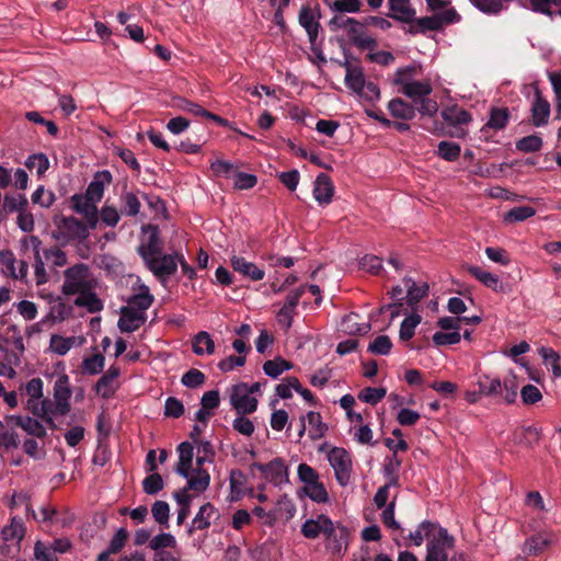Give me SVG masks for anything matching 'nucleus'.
Masks as SVG:
<instances>
[{"instance_id": "0e129e2a", "label": "nucleus", "mask_w": 561, "mask_h": 561, "mask_svg": "<svg viewBox=\"0 0 561 561\" xmlns=\"http://www.w3.org/2000/svg\"><path fill=\"white\" fill-rule=\"evenodd\" d=\"M22 428L32 436H35L37 438H44L47 435V432L45 427L42 425V423L34 417L25 416L24 423Z\"/></svg>"}, {"instance_id": "f8f14e48", "label": "nucleus", "mask_w": 561, "mask_h": 561, "mask_svg": "<svg viewBox=\"0 0 561 561\" xmlns=\"http://www.w3.org/2000/svg\"><path fill=\"white\" fill-rule=\"evenodd\" d=\"M72 390L69 383V377L64 374L58 377L54 385L55 411L59 415H67L71 409L70 398Z\"/></svg>"}, {"instance_id": "09e8293b", "label": "nucleus", "mask_w": 561, "mask_h": 561, "mask_svg": "<svg viewBox=\"0 0 561 561\" xmlns=\"http://www.w3.org/2000/svg\"><path fill=\"white\" fill-rule=\"evenodd\" d=\"M73 342H75L73 336L62 337L61 335L53 334L50 336V348L57 355L64 356L72 347Z\"/></svg>"}, {"instance_id": "39448f33", "label": "nucleus", "mask_w": 561, "mask_h": 561, "mask_svg": "<svg viewBox=\"0 0 561 561\" xmlns=\"http://www.w3.org/2000/svg\"><path fill=\"white\" fill-rule=\"evenodd\" d=\"M185 479L187 480L186 486L173 493V497L180 507L191 506L192 496L188 494L190 490L202 493L210 484V476L205 469H194L193 476Z\"/></svg>"}, {"instance_id": "b1692460", "label": "nucleus", "mask_w": 561, "mask_h": 561, "mask_svg": "<svg viewBox=\"0 0 561 561\" xmlns=\"http://www.w3.org/2000/svg\"><path fill=\"white\" fill-rule=\"evenodd\" d=\"M468 272L485 287L496 293L503 291V284L496 274L484 271L481 267L474 265L469 266Z\"/></svg>"}, {"instance_id": "e433bc0d", "label": "nucleus", "mask_w": 561, "mask_h": 561, "mask_svg": "<svg viewBox=\"0 0 561 561\" xmlns=\"http://www.w3.org/2000/svg\"><path fill=\"white\" fill-rule=\"evenodd\" d=\"M101 176L105 178V170L96 172L95 178L99 179ZM103 193H104V181L95 180V181H92L88 185L84 193H80V194L96 205L102 199Z\"/></svg>"}, {"instance_id": "c03bdc74", "label": "nucleus", "mask_w": 561, "mask_h": 561, "mask_svg": "<svg viewBox=\"0 0 561 561\" xmlns=\"http://www.w3.org/2000/svg\"><path fill=\"white\" fill-rule=\"evenodd\" d=\"M434 19L437 21L438 31H442L445 26L454 23H458L461 19L460 14L454 8L437 11L433 13Z\"/></svg>"}, {"instance_id": "a18cd8bd", "label": "nucleus", "mask_w": 561, "mask_h": 561, "mask_svg": "<svg viewBox=\"0 0 561 561\" xmlns=\"http://www.w3.org/2000/svg\"><path fill=\"white\" fill-rule=\"evenodd\" d=\"M153 519L162 527L169 526L170 506L165 501H156L151 507Z\"/></svg>"}, {"instance_id": "72a5a7b5", "label": "nucleus", "mask_w": 561, "mask_h": 561, "mask_svg": "<svg viewBox=\"0 0 561 561\" xmlns=\"http://www.w3.org/2000/svg\"><path fill=\"white\" fill-rule=\"evenodd\" d=\"M359 316L357 313H350L342 320V330L347 334H366L370 330L368 322H358Z\"/></svg>"}, {"instance_id": "e2e57ef3", "label": "nucleus", "mask_w": 561, "mask_h": 561, "mask_svg": "<svg viewBox=\"0 0 561 561\" xmlns=\"http://www.w3.org/2000/svg\"><path fill=\"white\" fill-rule=\"evenodd\" d=\"M323 39L324 37H309L310 49L312 53L310 60L319 67L327 62V58L322 51Z\"/></svg>"}, {"instance_id": "4468645a", "label": "nucleus", "mask_w": 561, "mask_h": 561, "mask_svg": "<svg viewBox=\"0 0 561 561\" xmlns=\"http://www.w3.org/2000/svg\"><path fill=\"white\" fill-rule=\"evenodd\" d=\"M219 513L211 503L203 504L195 517L192 520L191 526L187 529V534L191 536L195 530L207 529L211 525V520L218 519Z\"/></svg>"}, {"instance_id": "f704fd0d", "label": "nucleus", "mask_w": 561, "mask_h": 561, "mask_svg": "<svg viewBox=\"0 0 561 561\" xmlns=\"http://www.w3.org/2000/svg\"><path fill=\"white\" fill-rule=\"evenodd\" d=\"M478 388L480 393L485 397H495L503 393V386L500 378H491L490 376H482L478 380Z\"/></svg>"}, {"instance_id": "603ef678", "label": "nucleus", "mask_w": 561, "mask_h": 561, "mask_svg": "<svg viewBox=\"0 0 561 561\" xmlns=\"http://www.w3.org/2000/svg\"><path fill=\"white\" fill-rule=\"evenodd\" d=\"M27 407L38 419H42L47 414H58V412L55 411L54 402H51L49 399H44L41 404H38L36 401L28 400Z\"/></svg>"}, {"instance_id": "1a4fd4ad", "label": "nucleus", "mask_w": 561, "mask_h": 561, "mask_svg": "<svg viewBox=\"0 0 561 561\" xmlns=\"http://www.w3.org/2000/svg\"><path fill=\"white\" fill-rule=\"evenodd\" d=\"M324 536L327 538L325 548L328 551L337 557L345 554L350 542V531L347 527L342 524L334 525L332 522Z\"/></svg>"}, {"instance_id": "de8ad7c7", "label": "nucleus", "mask_w": 561, "mask_h": 561, "mask_svg": "<svg viewBox=\"0 0 561 561\" xmlns=\"http://www.w3.org/2000/svg\"><path fill=\"white\" fill-rule=\"evenodd\" d=\"M164 488L162 477L157 472H151L142 480V490L148 495H156Z\"/></svg>"}, {"instance_id": "6e6552de", "label": "nucleus", "mask_w": 561, "mask_h": 561, "mask_svg": "<svg viewBox=\"0 0 561 561\" xmlns=\"http://www.w3.org/2000/svg\"><path fill=\"white\" fill-rule=\"evenodd\" d=\"M440 115L448 126L455 127V131L450 133L451 137L465 138L467 136V130L462 126L470 124L472 121V115L469 111L455 104L445 107Z\"/></svg>"}, {"instance_id": "8fccbe9b", "label": "nucleus", "mask_w": 561, "mask_h": 561, "mask_svg": "<svg viewBox=\"0 0 561 561\" xmlns=\"http://www.w3.org/2000/svg\"><path fill=\"white\" fill-rule=\"evenodd\" d=\"M173 106L180 111L201 117H204L206 111L199 104L180 96L174 99Z\"/></svg>"}, {"instance_id": "7c9ffc66", "label": "nucleus", "mask_w": 561, "mask_h": 561, "mask_svg": "<svg viewBox=\"0 0 561 561\" xmlns=\"http://www.w3.org/2000/svg\"><path fill=\"white\" fill-rule=\"evenodd\" d=\"M24 535L25 528L23 522L21 518L16 516L12 517L10 525L4 526L0 531V536L3 541L16 539L18 545H20V542L24 538Z\"/></svg>"}, {"instance_id": "dca6fc26", "label": "nucleus", "mask_w": 561, "mask_h": 561, "mask_svg": "<svg viewBox=\"0 0 561 561\" xmlns=\"http://www.w3.org/2000/svg\"><path fill=\"white\" fill-rule=\"evenodd\" d=\"M230 263L234 272L252 282L262 280L265 276L264 270L260 268L256 264L247 261L242 256H231Z\"/></svg>"}, {"instance_id": "13d9d810", "label": "nucleus", "mask_w": 561, "mask_h": 561, "mask_svg": "<svg viewBox=\"0 0 561 561\" xmlns=\"http://www.w3.org/2000/svg\"><path fill=\"white\" fill-rule=\"evenodd\" d=\"M206 376L203 371L196 368L188 369L181 378L182 385L187 388H198L204 385Z\"/></svg>"}, {"instance_id": "473e14b6", "label": "nucleus", "mask_w": 561, "mask_h": 561, "mask_svg": "<svg viewBox=\"0 0 561 561\" xmlns=\"http://www.w3.org/2000/svg\"><path fill=\"white\" fill-rule=\"evenodd\" d=\"M75 305L85 307L89 312H98L103 308L102 300L91 290H81L80 295L75 299Z\"/></svg>"}, {"instance_id": "bf43d9fd", "label": "nucleus", "mask_w": 561, "mask_h": 561, "mask_svg": "<svg viewBox=\"0 0 561 561\" xmlns=\"http://www.w3.org/2000/svg\"><path fill=\"white\" fill-rule=\"evenodd\" d=\"M386 396L385 388L366 387L358 393V399L371 405L380 402Z\"/></svg>"}, {"instance_id": "c756f323", "label": "nucleus", "mask_w": 561, "mask_h": 561, "mask_svg": "<svg viewBox=\"0 0 561 561\" xmlns=\"http://www.w3.org/2000/svg\"><path fill=\"white\" fill-rule=\"evenodd\" d=\"M511 114L507 107H492L490 110V117L488 123L483 126L482 130L493 129L494 131L502 130L506 127Z\"/></svg>"}, {"instance_id": "5fc2aeb1", "label": "nucleus", "mask_w": 561, "mask_h": 561, "mask_svg": "<svg viewBox=\"0 0 561 561\" xmlns=\"http://www.w3.org/2000/svg\"><path fill=\"white\" fill-rule=\"evenodd\" d=\"M176 545L174 536L170 533H162L149 541V547L156 552L163 551L164 548H173Z\"/></svg>"}, {"instance_id": "37998d69", "label": "nucleus", "mask_w": 561, "mask_h": 561, "mask_svg": "<svg viewBox=\"0 0 561 561\" xmlns=\"http://www.w3.org/2000/svg\"><path fill=\"white\" fill-rule=\"evenodd\" d=\"M299 23L306 30L308 35H318L319 23L316 20L314 12L310 8H302L299 13Z\"/></svg>"}, {"instance_id": "a211bd4d", "label": "nucleus", "mask_w": 561, "mask_h": 561, "mask_svg": "<svg viewBox=\"0 0 561 561\" xmlns=\"http://www.w3.org/2000/svg\"><path fill=\"white\" fill-rule=\"evenodd\" d=\"M331 523L329 516L320 514L316 519L309 518L301 525V534L307 539H316L320 534L325 535L328 533Z\"/></svg>"}, {"instance_id": "79ce46f5", "label": "nucleus", "mask_w": 561, "mask_h": 561, "mask_svg": "<svg viewBox=\"0 0 561 561\" xmlns=\"http://www.w3.org/2000/svg\"><path fill=\"white\" fill-rule=\"evenodd\" d=\"M546 365H549L554 376H561V357L551 347H540L538 351Z\"/></svg>"}, {"instance_id": "5701e85b", "label": "nucleus", "mask_w": 561, "mask_h": 561, "mask_svg": "<svg viewBox=\"0 0 561 561\" xmlns=\"http://www.w3.org/2000/svg\"><path fill=\"white\" fill-rule=\"evenodd\" d=\"M391 16L400 22L412 23L415 18V10L411 7L410 0H389Z\"/></svg>"}, {"instance_id": "f03ea898", "label": "nucleus", "mask_w": 561, "mask_h": 561, "mask_svg": "<svg viewBox=\"0 0 561 561\" xmlns=\"http://www.w3.org/2000/svg\"><path fill=\"white\" fill-rule=\"evenodd\" d=\"M115 288L121 300L126 302L124 307L147 316V310L152 306L154 297L139 276L122 275L115 279Z\"/></svg>"}, {"instance_id": "a19ab883", "label": "nucleus", "mask_w": 561, "mask_h": 561, "mask_svg": "<svg viewBox=\"0 0 561 561\" xmlns=\"http://www.w3.org/2000/svg\"><path fill=\"white\" fill-rule=\"evenodd\" d=\"M461 147L451 141H440L437 146V156L446 161L454 162L460 157Z\"/></svg>"}, {"instance_id": "393cba45", "label": "nucleus", "mask_w": 561, "mask_h": 561, "mask_svg": "<svg viewBox=\"0 0 561 561\" xmlns=\"http://www.w3.org/2000/svg\"><path fill=\"white\" fill-rule=\"evenodd\" d=\"M388 111L392 117L402 121H411L416 114V108L400 98L392 99L388 103Z\"/></svg>"}, {"instance_id": "9d476101", "label": "nucleus", "mask_w": 561, "mask_h": 561, "mask_svg": "<svg viewBox=\"0 0 561 561\" xmlns=\"http://www.w3.org/2000/svg\"><path fill=\"white\" fill-rule=\"evenodd\" d=\"M253 468L261 471L264 478L272 484L279 486L288 483V467L284 459L277 457L271 460L268 463L254 462Z\"/></svg>"}, {"instance_id": "49530a36", "label": "nucleus", "mask_w": 561, "mask_h": 561, "mask_svg": "<svg viewBox=\"0 0 561 561\" xmlns=\"http://www.w3.org/2000/svg\"><path fill=\"white\" fill-rule=\"evenodd\" d=\"M304 491L307 496L316 503H327L329 501L328 492L320 481L305 485Z\"/></svg>"}, {"instance_id": "f3484780", "label": "nucleus", "mask_w": 561, "mask_h": 561, "mask_svg": "<svg viewBox=\"0 0 561 561\" xmlns=\"http://www.w3.org/2000/svg\"><path fill=\"white\" fill-rule=\"evenodd\" d=\"M313 197L320 205H329L334 195V185L331 178L320 173L314 181Z\"/></svg>"}, {"instance_id": "aec40b11", "label": "nucleus", "mask_w": 561, "mask_h": 561, "mask_svg": "<svg viewBox=\"0 0 561 561\" xmlns=\"http://www.w3.org/2000/svg\"><path fill=\"white\" fill-rule=\"evenodd\" d=\"M554 541V535L542 531L529 537L523 547V551L529 556H537Z\"/></svg>"}, {"instance_id": "2f4dec72", "label": "nucleus", "mask_w": 561, "mask_h": 561, "mask_svg": "<svg viewBox=\"0 0 561 561\" xmlns=\"http://www.w3.org/2000/svg\"><path fill=\"white\" fill-rule=\"evenodd\" d=\"M96 428L99 432V445L96 448V453L93 456V463L98 466H105V446L103 445V442L105 439V410L103 409L102 412L98 416V423Z\"/></svg>"}, {"instance_id": "423d86ee", "label": "nucleus", "mask_w": 561, "mask_h": 561, "mask_svg": "<svg viewBox=\"0 0 561 561\" xmlns=\"http://www.w3.org/2000/svg\"><path fill=\"white\" fill-rule=\"evenodd\" d=\"M455 547V538L444 527L426 545L425 561H448V550Z\"/></svg>"}, {"instance_id": "4be33fe9", "label": "nucleus", "mask_w": 561, "mask_h": 561, "mask_svg": "<svg viewBox=\"0 0 561 561\" xmlns=\"http://www.w3.org/2000/svg\"><path fill=\"white\" fill-rule=\"evenodd\" d=\"M550 115V104L541 96L539 90L535 92V101L531 105L533 124L536 127L543 126L548 123Z\"/></svg>"}, {"instance_id": "69168bd1", "label": "nucleus", "mask_w": 561, "mask_h": 561, "mask_svg": "<svg viewBox=\"0 0 561 561\" xmlns=\"http://www.w3.org/2000/svg\"><path fill=\"white\" fill-rule=\"evenodd\" d=\"M25 165L28 169L36 167L37 174L42 175L48 170L49 160L45 153H34L27 158V160L25 161Z\"/></svg>"}, {"instance_id": "9b49d317", "label": "nucleus", "mask_w": 561, "mask_h": 561, "mask_svg": "<svg viewBox=\"0 0 561 561\" xmlns=\"http://www.w3.org/2000/svg\"><path fill=\"white\" fill-rule=\"evenodd\" d=\"M230 403L238 414H251L257 409V400L249 394L248 385L244 382L232 387Z\"/></svg>"}, {"instance_id": "052dcab7", "label": "nucleus", "mask_w": 561, "mask_h": 561, "mask_svg": "<svg viewBox=\"0 0 561 561\" xmlns=\"http://www.w3.org/2000/svg\"><path fill=\"white\" fill-rule=\"evenodd\" d=\"M392 342L388 335H378L369 345L368 352L376 355H387L390 353Z\"/></svg>"}, {"instance_id": "ddd939ff", "label": "nucleus", "mask_w": 561, "mask_h": 561, "mask_svg": "<svg viewBox=\"0 0 561 561\" xmlns=\"http://www.w3.org/2000/svg\"><path fill=\"white\" fill-rule=\"evenodd\" d=\"M337 62L345 69L344 82L346 88L350 89L353 93L359 92L364 87V82L366 81L363 67L351 62L346 56L343 61Z\"/></svg>"}, {"instance_id": "7ed1b4c3", "label": "nucleus", "mask_w": 561, "mask_h": 561, "mask_svg": "<svg viewBox=\"0 0 561 561\" xmlns=\"http://www.w3.org/2000/svg\"><path fill=\"white\" fill-rule=\"evenodd\" d=\"M374 24L379 26L381 30H387L390 26V22L383 18L367 16L363 21L347 18L344 14L335 15L330 21L331 31L334 32L337 28H345L348 35H364L365 25Z\"/></svg>"}, {"instance_id": "4d7b16f0", "label": "nucleus", "mask_w": 561, "mask_h": 561, "mask_svg": "<svg viewBox=\"0 0 561 561\" xmlns=\"http://www.w3.org/2000/svg\"><path fill=\"white\" fill-rule=\"evenodd\" d=\"M434 528L435 524L428 520H424L414 531L410 533L409 538L413 541L414 546L420 547L424 541V537L430 538Z\"/></svg>"}, {"instance_id": "4c0bfd02", "label": "nucleus", "mask_w": 561, "mask_h": 561, "mask_svg": "<svg viewBox=\"0 0 561 561\" xmlns=\"http://www.w3.org/2000/svg\"><path fill=\"white\" fill-rule=\"evenodd\" d=\"M28 206L27 198L23 194H18L16 196L5 194L2 203L1 213L11 214L14 211L26 210Z\"/></svg>"}, {"instance_id": "6ab92c4d", "label": "nucleus", "mask_w": 561, "mask_h": 561, "mask_svg": "<svg viewBox=\"0 0 561 561\" xmlns=\"http://www.w3.org/2000/svg\"><path fill=\"white\" fill-rule=\"evenodd\" d=\"M179 461L175 468L176 473L183 478L193 476L192 462L194 456V445L190 442H182L178 446Z\"/></svg>"}, {"instance_id": "412c9836", "label": "nucleus", "mask_w": 561, "mask_h": 561, "mask_svg": "<svg viewBox=\"0 0 561 561\" xmlns=\"http://www.w3.org/2000/svg\"><path fill=\"white\" fill-rule=\"evenodd\" d=\"M60 228L66 230V234H68L71 240H85L89 237V229H91L87 224H83L81 220L73 216L62 217L60 220Z\"/></svg>"}, {"instance_id": "a878e982", "label": "nucleus", "mask_w": 561, "mask_h": 561, "mask_svg": "<svg viewBox=\"0 0 561 561\" xmlns=\"http://www.w3.org/2000/svg\"><path fill=\"white\" fill-rule=\"evenodd\" d=\"M433 91L432 84L428 80L424 81H415L405 84L404 89H401V92L411 99L414 103H417L420 100L428 96Z\"/></svg>"}, {"instance_id": "680f3d73", "label": "nucleus", "mask_w": 561, "mask_h": 561, "mask_svg": "<svg viewBox=\"0 0 561 561\" xmlns=\"http://www.w3.org/2000/svg\"><path fill=\"white\" fill-rule=\"evenodd\" d=\"M360 100L368 103L377 102L380 99V90L373 81H365L364 87L359 92L355 93Z\"/></svg>"}, {"instance_id": "864d4df0", "label": "nucleus", "mask_w": 561, "mask_h": 561, "mask_svg": "<svg viewBox=\"0 0 561 561\" xmlns=\"http://www.w3.org/2000/svg\"><path fill=\"white\" fill-rule=\"evenodd\" d=\"M122 201V210L124 214L128 216H136L139 213L140 209V201L138 197L131 193L126 192L121 196Z\"/></svg>"}, {"instance_id": "774afa93", "label": "nucleus", "mask_w": 561, "mask_h": 561, "mask_svg": "<svg viewBox=\"0 0 561 561\" xmlns=\"http://www.w3.org/2000/svg\"><path fill=\"white\" fill-rule=\"evenodd\" d=\"M245 415L247 414H239L232 422V428L241 435L251 436L255 427L253 422Z\"/></svg>"}, {"instance_id": "3c124183", "label": "nucleus", "mask_w": 561, "mask_h": 561, "mask_svg": "<svg viewBox=\"0 0 561 561\" xmlns=\"http://www.w3.org/2000/svg\"><path fill=\"white\" fill-rule=\"evenodd\" d=\"M437 21L434 19L433 14L431 16H424L421 19H415L412 23H410L409 31L411 33H424L426 31L438 32Z\"/></svg>"}, {"instance_id": "c85d7f7f", "label": "nucleus", "mask_w": 561, "mask_h": 561, "mask_svg": "<svg viewBox=\"0 0 561 561\" xmlns=\"http://www.w3.org/2000/svg\"><path fill=\"white\" fill-rule=\"evenodd\" d=\"M305 416V422H308L309 430L308 436L311 440H318L322 438L327 431L328 425L322 422V416L319 412L309 411Z\"/></svg>"}, {"instance_id": "2eb2a0df", "label": "nucleus", "mask_w": 561, "mask_h": 561, "mask_svg": "<svg viewBox=\"0 0 561 561\" xmlns=\"http://www.w3.org/2000/svg\"><path fill=\"white\" fill-rule=\"evenodd\" d=\"M147 321V316H144L137 311L130 310L126 307H121L119 319L117 327L121 332L131 333L137 331Z\"/></svg>"}, {"instance_id": "58836bf2", "label": "nucleus", "mask_w": 561, "mask_h": 561, "mask_svg": "<svg viewBox=\"0 0 561 561\" xmlns=\"http://www.w3.org/2000/svg\"><path fill=\"white\" fill-rule=\"evenodd\" d=\"M536 215V209L531 206H516L504 214L503 220L506 224L524 221Z\"/></svg>"}, {"instance_id": "20e7f679", "label": "nucleus", "mask_w": 561, "mask_h": 561, "mask_svg": "<svg viewBox=\"0 0 561 561\" xmlns=\"http://www.w3.org/2000/svg\"><path fill=\"white\" fill-rule=\"evenodd\" d=\"M328 460L334 470V477L341 486L351 482L353 462L351 454L342 447H332L328 453Z\"/></svg>"}, {"instance_id": "6e6d98bb", "label": "nucleus", "mask_w": 561, "mask_h": 561, "mask_svg": "<svg viewBox=\"0 0 561 561\" xmlns=\"http://www.w3.org/2000/svg\"><path fill=\"white\" fill-rule=\"evenodd\" d=\"M542 147V139L537 135L523 137L516 142V149L522 152H537Z\"/></svg>"}, {"instance_id": "f257e3e1", "label": "nucleus", "mask_w": 561, "mask_h": 561, "mask_svg": "<svg viewBox=\"0 0 561 561\" xmlns=\"http://www.w3.org/2000/svg\"><path fill=\"white\" fill-rule=\"evenodd\" d=\"M140 243L137 253L152 275L164 284L174 273L175 265L170 253H163V240L157 225L148 224L141 227Z\"/></svg>"}, {"instance_id": "bb28decb", "label": "nucleus", "mask_w": 561, "mask_h": 561, "mask_svg": "<svg viewBox=\"0 0 561 561\" xmlns=\"http://www.w3.org/2000/svg\"><path fill=\"white\" fill-rule=\"evenodd\" d=\"M403 282L408 288L407 302L410 307H414L428 295L427 283L416 284L411 277H405Z\"/></svg>"}, {"instance_id": "c9c22d12", "label": "nucleus", "mask_w": 561, "mask_h": 561, "mask_svg": "<svg viewBox=\"0 0 561 561\" xmlns=\"http://www.w3.org/2000/svg\"><path fill=\"white\" fill-rule=\"evenodd\" d=\"M293 365L290 362L276 357L274 359L266 360L263 364V371L271 378H278L284 371L291 369Z\"/></svg>"}, {"instance_id": "0eeeda50", "label": "nucleus", "mask_w": 561, "mask_h": 561, "mask_svg": "<svg viewBox=\"0 0 561 561\" xmlns=\"http://www.w3.org/2000/svg\"><path fill=\"white\" fill-rule=\"evenodd\" d=\"M70 204L71 209L82 215L91 229L96 227L99 220L105 222V206L99 210L95 204L81 194L72 195Z\"/></svg>"}, {"instance_id": "ea45409f", "label": "nucleus", "mask_w": 561, "mask_h": 561, "mask_svg": "<svg viewBox=\"0 0 561 561\" xmlns=\"http://www.w3.org/2000/svg\"><path fill=\"white\" fill-rule=\"evenodd\" d=\"M421 316L419 313H412L408 317H405L401 324H400V330H399V337L401 341H410L414 333H415V328L421 323Z\"/></svg>"}, {"instance_id": "cd10ccee", "label": "nucleus", "mask_w": 561, "mask_h": 561, "mask_svg": "<svg viewBox=\"0 0 561 561\" xmlns=\"http://www.w3.org/2000/svg\"><path fill=\"white\" fill-rule=\"evenodd\" d=\"M192 350L198 356L213 355L215 342L211 335L206 331H199L192 339Z\"/></svg>"}, {"instance_id": "338daca9", "label": "nucleus", "mask_w": 561, "mask_h": 561, "mask_svg": "<svg viewBox=\"0 0 561 561\" xmlns=\"http://www.w3.org/2000/svg\"><path fill=\"white\" fill-rule=\"evenodd\" d=\"M416 67L415 66H407L403 68L397 69L393 78V83L396 85H400L401 89L405 88V84L414 80Z\"/></svg>"}]
</instances>
